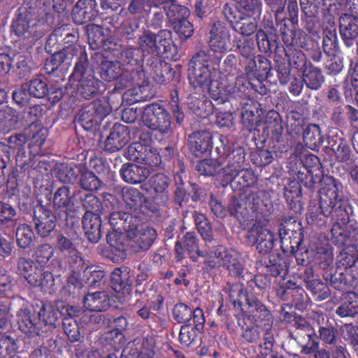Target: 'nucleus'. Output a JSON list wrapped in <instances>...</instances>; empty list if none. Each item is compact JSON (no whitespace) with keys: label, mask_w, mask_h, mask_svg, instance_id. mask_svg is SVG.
<instances>
[{"label":"nucleus","mask_w":358,"mask_h":358,"mask_svg":"<svg viewBox=\"0 0 358 358\" xmlns=\"http://www.w3.org/2000/svg\"><path fill=\"white\" fill-rule=\"evenodd\" d=\"M36 3H23L18 9L16 18L13 21L11 31L18 37L31 39L33 42L41 36L37 33L36 17Z\"/></svg>","instance_id":"nucleus-9"},{"label":"nucleus","mask_w":358,"mask_h":358,"mask_svg":"<svg viewBox=\"0 0 358 358\" xmlns=\"http://www.w3.org/2000/svg\"><path fill=\"white\" fill-rule=\"evenodd\" d=\"M138 48L146 59L162 57L164 53L171 52L174 48L172 32L162 29L157 34L145 31L138 39Z\"/></svg>","instance_id":"nucleus-6"},{"label":"nucleus","mask_w":358,"mask_h":358,"mask_svg":"<svg viewBox=\"0 0 358 358\" xmlns=\"http://www.w3.org/2000/svg\"><path fill=\"white\" fill-rule=\"evenodd\" d=\"M230 181L232 188L240 190L246 187L254 186L257 182V177L252 169L242 168L236 176L225 178Z\"/></svg>","instance_id":"nucleus-58"},{"label":"nucleus","mask_w":358,"mask_h":358,"mask_svg":"<svg viewBox=\"0 0 358 358\" xmlns=\"http://www.w3.org/2000/svg\"><path fill=\"white\" fill-rule=\"evenodd\" d=\"M83 302L84 306L91 312H102L110 306V298L106 291H97L85 295Z\"/></svg>","instance_id":"nucleus-44"},{"label":"nucleus","mask_w":358,"mask_h":358,"mask_svg":"<svg viewBox=\"0 0 358 358\" xmlns=\"http://www.w3.org/2000/svg\"><path fill=\"white\" fill-rule=\"evenodd\" d=\"M144 124L152 130L167 133L171 128V116L167 110L157 103L148 104L142 115Z\"/></svg>","instance_id":"nucleus-16"},{"label":"nucleus","mask_w":358,"mask_h":358,"mask_svg":"<svg viewBox=\"0 0 358 358\" xmlns=\"http://www.w3.org/2000/svg\"><path fill=\"white\" fill-rule=\"evenodd\" d=\"M170 178L164 173H157L148 180L147 185L153 192V201L159 206H164L169 200L168 188L170 185Z\"/></svg>","instance_id":"nucleus-29"},{"label":"nucleus","mask_w":358,"mask_h":358,"mask_svg":"<svg viewBox=\"0 0 358 358\" xmlns=\"http://www.w3.org/2000/svg\"><path fill=\"white\" fill-rule=\"evenodd\" d=\"M283 48H280L275 52L274 62L275 70L277 73L280 85L285 86L291 80V67L288 62L285 60V53L282 52Z\"/></svg>","instance_id":"nucleus-55"},{"label":"nucleus","mask_w":358,"mask_h":358,"mask_svg":"<svg viewBox=\"0 0 358 358\" xmlns=\"http://www.w3.org/2000/svg\"><path fill=\"white\" fill-rule=\"evenodd\" d=\"M218 155L217 159H205L199 161L196 165V170L201 175L206 176H214L219 174L222 170L224 171L222 155Z\"/></svg>","instance_id":"nucleus-60"},{"label":"nucleus","mask_w":358,"mask_h":358,"mask_svg":"<svg viewBox=\"0 0 358 358\" xmlns=\"http://www.w3.org/2000/svg\"><path fill=\"white\" fill-rule=\"evenodd\" d=\"M52 208L55 214L58 216V219L67 220L68 215L74 207V201L71 194V189L69 186L62 185L58 187L53 194V196L48 199Z\"/></svg>","instance_id":"nucleus-23"},{"label":"nucleus","mask_w":358,"mask_h":358,"mask_svg":"<svg viewBox=\"0 0 358 358\" xmlns=\"http://www.w3.org/2000/svg\"><path fill=\"white\" fill-rule=\"evenodd\" d=\"M248 241L256 245V249L262 255L268 254L274 245L273 233L262 227H252L248 232Z\"/></svg>","instance_id":"nucleus-32"},{"label":"nucleus","mask_w":358,"mask_h":358,"mask_svg":"<svg viewBox=\"0 0 358 358\" xmlns=\"http://www.w3.org/2000/svg\"><path fill=\"white\" fill-rule=\"evenodd\" d=\"M215 259H220L222 267L225 268L241 259V257L237 250L232 248L227 249L223 245L216 243L213 248L210 257L203 262L202 270L203 272L209 273L218 267V262Z\"/></svg>","instance_id":"nucleus-21"},{"label":"nucleus","mask_w":358,"mask_h":358,"mask_svg":"<svg viewBox=\"0 0 358 358\" xmlns=\"http://www.w3.org/2000/svg\"><path fill=\"white\" fill-rule=\"evenodd\" d=\"M208 45L214 52L226 53L230 49V31L221 22H215L210 29Z\"/></svg>","instance_id":"nucleus-27"},{"label":"nucleus","mask_w":358,"mask_h":358,"mask_svg":"<svg viewBox=\"0 0 358 358\" xmlns=\"http://www.w3.org/2000/svg\"><path fill=\"white\" fill-rule=\"evenodd\" d=\"M339 33L345 45L348 48L352 46L358 37V17L342 14L339 17Z\"/></svg>","instance_id":"nucleus-38"},{"label":"nucleus","mask_w":358,"mask_h":358,"mask_svg":"<svg viewBox=\"0 0 358 358\" xmlns=\"http://www.w3.org/2000/svg\"><path fill=\"white\" fill-rule=\"evenodd\" d=\"M189 150L192 155L201 157L210 154L213 148V136L208 130L193 132L188 138Z\"/></svg>","instance_id":"nucleus-28"},{"label":"nucleus","mask_w":358,"mask_h":358,"mask_svg":"<svg viewBox=\"0 0 358 358\" xmlns=\"http://www.w3.org/2000/svg\"><path fill=\"white\" fill-rule=\"evenodd\" d=\"M130 133L128 126L119 122L115 123L105 140V151L113 153L120 150L130 141Z\"/></svg>","instance_id":"nucleus-25"},{"label":"nucleus","mask_w":358,"mask_h":358,"mask_svg":"<svg viewBox=\"0 0 358 358\" xmlns=\"http://www.w3.org/2000/svg\"><path fill=\"white\" fill-rule=\"evenodd\" d=\"M98 14L96 0H78L71 10V17L76 24H84L95 19Z\"/></svg>","instance_id":"nucleus-35"},{"label":"nucleus","mask_w":358,"mask_h":358,"mask_svg":"<svg viewBox=\"0 0 358 358\" xmlns=\"http://www.w3.org/2000/svg\"><path fill=\"white\" fill-rule=\"evenodd\" d=\"M118 58L123 65V80H133V84L138 86L144 85L146 75L143 62L145 58L138 47L128 45L122 48Z\"/></svg>","instance_id":"nucleus-8"},{"label":"nucleus","mask_w":358,"mask_h":358,"mask_svg":"<svg viewBox=\"0 0 358 358\" xmlns=\"http://www.w3.org/2000/svg\"><path fill=\"white\" fill-rule=\"evenodd\" d=\"M302 78L306 87L311 90H318L324 83L322 69L311 62L302 71Z\"/></svg>","instance_id":"nucleus-50"},{"label":"nucleus","mask_w":358,"mask_h":358,"mask_svg":"<svg viewBox=\"0 0 358 358\" xmlns=\"http://www.w3.org/2000/svg\"><path fill=\"white\" fill-rule=\"evenodd\" d=\"M266 197L267 192L263 189L242 194L239 196H229L228 213L231 217H235L240 224H248L263 214V209L266 206L264 200Z\"/></svg>","instance_id":"nucleus-4"},{"label":"nucleus","mask_w":358,"mask_h":358,"mask_svg":"<svg viewBox=\"0 0 358 358\" xmlns=\"http://www.w3.org/2000/svg\"><path fill=\"white\" fill-rule=\"evenodd\" d=\"M101 78L107 82L117 80L113 92H120L129 86L134 85L133 80H123V65L120 60L109 61L102 59L100 64Z\"/></svg>","instance_id":"nucleus-19"},{"label":"nucleus","mask_w":358,"mask_h":358,"mask_svg":"<svg viewBox=\"0 0 358 358\" xmlns=\"http://www.w3.org/2000/svg\"><path fill=\"white\" fill-rule=\"evenodd\" d=\"M38 203L34 207L33 214L34 228L40 237L47 238L55 229L58 216L52 210L50 202L43 204L38 200Z\"/></svg>","instance_id":"nucleus-15"},{"label":"nucleus","mask_w":358,"mask_h":358,"mask_svg":"<svg viewBox=\"0 0 358 358\" xmlns=\"http://www.w3.org/2000/svg\"><path fill=\"white\" fill-rule=\"evenodd\" d=\"M13 63H15V71L20 78H25L32 71V57L29 50L15 51Z\"/></svg>","instance_id":"nucleus-53"},{"label":"nucleus","mask_w":358,"mask_h":358,"mask_svg":"<svg viewBox=\"0 0 358 358\" xmlns=\"http://www.w3.org/2000/svg\"><path fill=\"white\" fill-rule=\"evenodd\" d=\"M45 266L37 265L26 279L32 287L48 288L54 285V277L51 272L45 271Z\"/></svg>","instance_id":"nucleus-54"},{"label":"nucleus","mask_w":358,"mask_h":358,"mask_svg":"<svg viewBox=\"0 0 358 358\" xmlns=\"http://www.w3.org/2000/svg\"><path fill=\"white\" fill-rule=\"evenodd\" d=\"M264 124L263 132L272 141L273 147L278 150L285 148V142L282 136L284 129L280 113L275 110H268L265 115Z\"/></svg>","instance_id":"nucleus-22"},{"label":"nucleus","mask_w":358,"mask_h":358,"mask_svg":"<svg viewBox=\"0 0 358 358\" xmlns=\"http://www.w3.org/2000/svg\"><path fill=\"white\" fill-rule=\"evenodd\" d=\"M20 309L16 313L18 329L28 338L40 336L43 332L38 321L34 304L23 300Z\"/></svg>","instance_id":"nucleus-14"},{"label":"nucleus","mask_w":358,"mask_h":358,"mask_svg":"<svg viewBox=\"0 0 358 358\" xmlns=\"http://www.w3.org/2000/svg\"><path fill=\"white\" fill-rule=\"evenodd\" d=\"M78 39V34L76 31L70 30L68 25H62L56 28L49 36L45 48L47 52H51L55 46H59L61 49L72 48L73 57H77L78 60L83 52H87L85 48L76 45Z\"/></svg>","instance_id":"nucleus-11"},{"label":"nucleus","mask_w":358,"mask_h":358,"mask_svg":"<svg viewBox=\"0 0 358 358\" xmlns=\"http://www.w3.org/2000/svg\"><path fill=\"white\" fill-rule=\"evenodd\" d=\"M196 316L193 324H185L180 327L179 341L183 345L188 347L196 344L198 341L199 334L203 329L206 323L205 317H201V315L198 312H196Z\"/></svg>","instance_id":"nucleus-37"},{"label":"nucleus","mask_w":358,"mask_h":358,"mask_svg":"<svg viewBox=\"0 0 358 358\" xmlns=\"http://www.w3.org/2000/svg\"><path fill=\"white\" fill-rule=\"evenodd\" d=\"M156 230L150 227H141L136 236L131 240L134 241L131 248L135 252H141L148 250L153 245L157 238Z\"/></svg>","instance_id":"nucleus-46"},{"label":"nucleus","mask_w":358,"mask_h":358,"mask_svg":"<svg viewBox=\"0 0 358 358\" xmlns=\"http://www.w3.org/2000/svg\"><path fill=\"white\" fill-rule=\"evenodd\" d=\"M303 142L310 150H317L324 142L320 127L316 124H309L303 131Z\"/></svg>","instance_id":"nucleus-59"},{"label":"nucleus","mask_w":358,"mask_h":358,"mask_svg":"<svg viewBox=\"0 0 358 358\" xmlns=\"http://www.w3.org/2000/svg\"><path fill=\"white\" fill-rule=\"evenodd\" d=\"M239 107H241L243 109L241 114L243 127L248 131L255 130L258 125L257 123L259 122L255 112L258 113L260 104L255 100H250V102H248V105L239 106Z\"/></svg>","instance_id":"nucleus-51"},{"label":"nucleus","mask_w":358,"mask_h":358,"mask_svg":"<svg viewBox=\"0 0 358 358\" xmlns=\"http://www.w3.org/2000/svg\"><path fill=\"white\" fill-rule=\"evenodd\" d=\"M336 313L341 317H358V294L347 291L343 302L336 308Z\"/></svg>","instance_id":"nucleus-52"},{"label":"nucleus","mask_w":358,"mask_h":358,"mask_svg":"<svg viewBox=\"0 0 358 358\" xmlns=\"http://www.w3.org/2000/svg\"><path fill=\"white\" fill-rule=\"evenodd\" d=\"M320 213L311 212L308 217L311 224L322 227L326 221L320 216L330 217L331 241L338 248L358 245V222L350 200L343 195L342 182L332 178H326L324 187L320 190Z\"/></svg>","instance_id":"nucleus-1"},{"label":"nucleus","mask_w":358,"mask_h":358,"mask_svg":"<svg viewBox=\"0 0 358 358\" xmlns=\"http://www.w3.org/2000/svg\"><path fill=\"white\" fill-rule=\"evenodd\" d=\"M90 62L87 52H83L74 66L69 76L71 82H78L77 93L85 99H90L103 94L106 90V84L94 74L87 73Z\"/></svg>","instance_id":"nucleus-5"},{"label":"nucleus","mask_w":358,"mask_h":358,"mask_svg":"<svg viewBox=\"0 0 358 358\" xmlns=\"http://www.w3.org/2000/svg\"><path fill=\"white\" fill-rule=\"evenodd\" d=\"M221 145H217L215 150L217 155H222L224 163L227 162L224 170V178L228 176H236L240 171L244 167L246 152L242 146H234L232 149L227 145V137L223 135L220 136Z\"/></svg>","instance_id":"nucleus-10"},{"label":"nucleus","mask_w":358,"mask_h":358,"mask_svg":"<svg viewBox=\"0 0 358 358\" xmlns=\"http://www.w3.org/2000/svg\"><path fill=\"white\" fill-rule=\"evenodd\" d=\"M122 196L127 208L133 213L141 212L143 204L148 200L143 193L133 187H123Z\"/></svg>","instance_id":"nucleus-47"},{"label":"nucleus","mask_w":358,"mask_h":358,"mask_svg":"<svg viewBox=\"0 0 358 358\" xmlns=\"http://www.w3.org/2000/svg\"><path fill=\"white\" fill-rule=\"evenodd\" d=\"M239 17L235 20H227L236 31L244 36H250L257 31V22L259 20L249 18L241 14H239Z\"/></svg>","instance_id":"nucleus-61"},{"label":"nucleus","mask_w":358,"mask_h":358,"mask_svg":"<svg viewBox=\"0 0 358 358\" xmlns=\"http://www.w3.org/2000/svg\"><path fill=\"white\" fill-rule=\"evenodd\" d=\"M343 251L338 256V269L343 266L345 271L355 268L358 262V245H353L343 247Z\"/></svg>","instance_id":"nucleus-64"},{"label":"nucleus","mask_w":358,"mask_h":358,"mask_svg":"<svg viewBox=\"0 0 358 358\" xmlns=\"http://www.w3.org/2000/svg\"><path fill=\"white\" fill-rule=\"evenodd\" d=\"M334 249L327 243H319L312 248V263L321 269L328 268L334 261Z\"/></svg>","instance_id":"nucleus-43"},{"label":"nucleus","mask_w":358,"mask_h":358,"mask_svg":"<svg viewBox=\"0 0 358 358\" xmlns=\"http://www.w3.org/2000/svg\"><path fill=\"white\" fill-rule=\"evenodd\" d=\"M317 324L318 339L324 345L331 346L341 341L336 323L334 320L327 317L319 316Z\"/></svg>","instance_id":"nucleus-41"},{"label":"nucleus","mask_w":358,"mask_h":358,"mask_svg":"<svg viewBox=\"0 0 358 358\" xmlns=\"http://www.w3.org/2000/svg\"><path fill=\"white\" fill-rule=\"evenodd\" d=\"M289 266V264L285 258L280 255L270 256L268 264L266 266V273L268 275L275 278L280 276L284 279L288 273Z\"/></svg>","instance_id":"nucleus-63"},{"label":"nucleus","mask_w":358,"mask_h":358,"mask_svg":"<svg viewBox=\"0 0 358 358\" xmlns=\"http://www.w3.org/2000/svg\"><path fill=\"white\" fill-rule=\"evenodd\" d=\"M279 20L275 17L277 28L279 29L280 36L284 45L286 46L285 49L294 48V45L296 43V28L298 25H294L288 22L285 13L279 17Z\"/></svg>","instance_id":"nucleus-48"},{"label":"nucleus","mask_w":358,"mask_h":358,"mask_svg":"<svg viewBox=\"0 0 358 358\" xmlns=\"http://www.w3.org/2000/svg\"><path fill=\"white\" fill-rule=\"evenodd\" d=\"M214 245L204 241V244L200 246L196 233L194 231H187L180 241L178 240L175 243V260L176 262H182L185 257V251L189 259L194 263L198 262L199 257L204 260L208 259Z\"/></svg>","instance_id":"nucleus-7"},{"label":"nucleus","mask_w":358,"mask_h":358,"mask_svg":"<svg viewBox=\"0 0 358 358\" xmlns=\"http://www.w3.org/2000/svg\"><path fill=\"white\" fill-rule=\"evenodd\" d=\"M79 236L76 231L58 233L55 238V248L61 252H67L70 256L69 264L82 261L80 253L76 248Z\"/></svg>","instance_id":"nucleus-30"},{"label":"nucleus","mask_w":358,"mask_h":358,"mask_svg":"<svg viewBox=\"0 0 358 358\" xmlns=\"http://www.w3.org/2000/svg\"><path fill=\"white\" fill-rule=\"evenodd\" d=\"M327 143V147L332 151L338 162L347 164L355 162L357 158L345 138L334 135L329 136Z\"/></svg>","instance_id":"nucleus-34"},{"label":"nucleus","mask_w":358,"mask_h":358,"mask_svg":"<svg viewBox=\"0 0 358 358\" xmlns=\"http://www.w3.org/2000/svg\"><path fill=\"white\" fill-rule=\"evenodd\" d=\"M73 49L69 48L61 49L59 46H55L50 57L46 59L44 64V71L48 75H55L57 72L64 73L72 64L73 58Z\"/></svg>","instance_id":"nucleus-20"},{"label":"nucleus","mask_w":358,"mask_h":358,"mask_svg":"<svg viewBox=\"0 0 358 358\" xmlns=\"http://www.w3.org/2000/svg\"><path fill=\"white\" fill-rule=\"evenodd\" d=\"M271 62L266 57L257 55L245 63L244 69L248 77L267 79L271 75Z\"/></svg>","instance_id":"nucleus-39"},{"label":"nucleus","mask_w":358,"mask_h":358,"mask_svg":"<svg viewBox=\"0 0 358 358\" xmlns=\"http://www.w3.org/2000/svg\"><path fill=\"white\" fill-rule=\"evenodd\" d=\"M219 64L215 62L208 51L200 50L195 53L188 64L187 74L190 85L196 93H202L208 90L210 97L217 105H235L238 109L239 106L248 105L250 100L249 78L245 76H239L234 81L230 82L227 78V83H221L224 92H222L219 83L213 80L218 74Z\"/></svg>","instance_id":"nucleus-2"},{"label":"nucleus","mask_w":358,"mask_h":358,"mask_svg":"<svg viewBox=\"0 0 358 358\" xmlns=\"http://www.w3.org/2000/svg\"><path fill=\"white\" fill-rule=\"evenodd\" d=\"M120 175L123 181L128 184L137 185L145 181L150 175V171L147 167L133 163L124 164Z\"/></svg>","instance_id":"nucleus-42"},{"label":"nucleus","mask_w":358,"mask_h":358,"mask_svg":"<svg viewBox=\"0 0 358 358\" xmlns=\"http://www.w3.org/2000/svg\"><path fill=\"white\" fill-rule=\"evenodd\" d=\"M126 157L130 161L156 167L161 164V156L150 144L141 142L131 143L127 150Z\"/></svg>","instance_id":"nucleus-18"},{"label":"nucleus","mask_w":358,"mask_h":358,"mask_svg":"<svg viewBox=\"0 0 358 358\" xmlns=\"http://www.w3.org/2000/svg\"><path fill=\"white\" fill-rule=\"evenodd\" d=\"M17 221V209L8 201H0V230L13 228Z\"/></svg>","instance_id":"nucleus-57"},{"label":"nucleus","mask_w":358,"mask_h":358,"mask_svg":"<svg viewBox=\"0 0 358 358\" xmlns=\"http://www.w3.org/2000/svg\"><path fill=\"white\" fill-rule=\"evenodd\" d=\"M278 38L277 34H270L262 30H257L256 39L259 50L264 54L271 53L273 50L275 53L280 48H283L282 45H278Z\"/></svg>","instance_id":"nucleus-62"},{"label":"nucleus","mask_w":358,"mask_h":358,"mask_svg":"<svg viewBox=\"0 0 358 358\" xmlns=\"http://www.w3.org/2000/svg\"><path fill=\"white\" fill-rule=\"evenodd\" d=\"M134 275L127 266L115 268L111 273L110 287L117 293L129 294L131 291Z\"/></svg>","instance_id":"nucleus-36"},{"label":"nucleus","mask_w":358,"mask_h":358,"mask_svg":"<svg viewBox=\"0 0 358 358\" xmlns=\"http://www.w3.org/2000/svg\"><path fill=\"white\" fill-rule=\"evenodd\" d=\"M111 110V106L106 101L97 99L82 108L78 122L86 131L96 129Z\"/></svg>","instance_id":"nucleus-12"},{"label":"nucleus","mask_w":358,"mask_h":358,"mask_svg":"<svg viewBox=\"0 0 358 358\" xmlns=\"http://www.w3.org/2000/svg\"><path fill=\"white\" fill-rule=\"evenodd\" d=\"M245 297L246 310L243 313L244 325H255L257 328H270L273 324V317L270 310L256 295L244 289L243 284H235L229 289V298L234 308H241V297Z\"/></svg>","instance_id":"nucleus-3"},{"label":"nucleus","mask_w":358,"mask_h":358,"mask_svg":"<svg viewBox=\"0 0 358 358\" xmlns=\"http://www.w3.org/2000/svg\"><path fill=\"white\" fill-rule=\"evenodd\" d=\"M280 248L283 253L289 254L301 249L303 241V228L300 222L282 223L279 229Z\"/></svg>","instance_id":"nucleus-17"},{"label":"nucleus","mask_w":358,"mask_h":358,"mask_svg":"<svg viewBox=\"0 0 358 358\" xmlns=\"http://www.w3.org/2000/svg\"><path fill=\"white\" fill-rule=\"evenodd\" d=\"M34 306L41 324L49 329H55L59 324V310L50 303L39 301Z\"/></svg>","instance_id":"nucleus-40"},{"label":"nucleus","mask_w":358,"mask_h":358,"mask_svg":"<svg viewBox=\"0 0 358 358\" xmlns=\"http://www.w3.org/2000/svg\"><path fill=\"white\" fill-rule=\"evenodd\" d=\"M233 3H226L222 14L226 20L240 19L239 14L249 18L260 20L263 11L262 0H232Z\"/></svg>","instance_id":"nucleus-13"},{"label":"nucleus","mask_w":358,"mask_h":358,"mask_svg":"<svg viewBox=\"0 0 358 358\" xmlns=\"http://www.w3.org/2000/svg\"><path fill=\"white\" fill-rule=\"evenodd\" d=\"M31 150L27 154L25 149H20L15 156V169L19 173H29L31 170L42 172V169L48 171L49 164L47 161H38L36 156Z\"/></svg>","instance_id":"nucleus-31"},{"label":"nucleus","mask_w":358,"mask_h":358,"mask_svg":"<svg viewBox=\"0 0 358 358\" xmlns=\"http://www.w3.org/2000/svg\"><path fill=\"white\" fill-rule=\"evenodd\" d=\"M156 341L152 334H148L140 344L134 343L123 348L120 358H154Z\"/></svg>","instance_id":"nucleus-24"},{"label":"nucleus","mask_w":358,"mask_h":358,"mask_svg":"<svg viewBox=\"0 0 358 358\" xmlns=\"http://www.w3.org/2000/svg\"><path fill=\"white\" fill-rule=\"evenodd\" d=\"M289 173L294 178V180L299 182V184L306 188L310 192H313L315 189V186L318 183H321V187L318 191L319 201L320 200V190L324 187V180L326 178H335L331 176H324L323 173H317L314 172L312 173L311 171L307 170L306 168L299 169L296 166L289 168Z\"/></svg>","instance_id":"nucleus-26"},{"label":"nucleus","mask_w":358,"mask_h":358,"mask_svg":"<svg viewBox=\"0 0 358 358\" xmlns=\"http://www.w3.org/2000/svg\"><path fill=\"white\" fill-rule=\"evenodd\" d=\"M198 312L202 317L204 316L203 310L202 308L197 307L196 308H191L188 305L185 303H177L174 305L172 310V315L174 320L178 324H189L191 320L194 321L196 314Z\"/></svg>","instance_id":"nucleus-49"},{"label":"nucleus","mask_w":358,"mask_h":358,"mask_svg":"<svg viewBox=\"0 0 358 358\" xmlns=\"http://www.w3.org/2000/svg\"><path fill=\"white\" fill-rule=\"evenodd\" d=\"M161 57L146 59L145 62L147 71H149L154 81L159 85L172 80L175 74L171 65L162 60Z\"/></svg>","instance_id":"nucleus-33"},{"label":"nucleus","mask_w":358,"mask_h":358,"mask_svg":"<svg viewBox=\"0 0 358 358\" xmlns=\"http://www.w3.org/2000/svg\"><path fill=\"white\" fill-rule=\"evenodd\" d=\"M244 280L246 282L248 289L255 292L256 294L268 292L271 285V278L266 273L256 275L251 273H246Z\"/></svg>","instance_id":"nucleus-56"},{"label":"nucleus","mask_w":358,"mask_h":358,"mask_svg":"<svg viewBox=\"0 0 358 358\" xmlns=\"http://www.w3.org/2000/svg\"><path fill=\"white\" fill-rule=\"evenodd\" d=\"M82 224L87 240L92 243H98L101 237V216L85 213L82 217Z\"/></svg>","instance_id":"nucleus-45"}]
</instances>
